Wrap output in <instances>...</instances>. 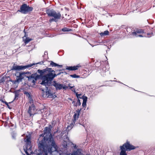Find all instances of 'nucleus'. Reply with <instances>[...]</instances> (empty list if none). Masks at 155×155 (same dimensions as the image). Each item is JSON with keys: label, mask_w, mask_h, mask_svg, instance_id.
I'll list each match as a JSON object with an SVG mask.
<instances>
[{"label": "nucleus", "mask_w": 155, "mask_h": 155, "mask_svg": "<svg viewBox=\"0 0 155 155\" xmlns=\"http://www.w3.org/2000/svg\"><path fill=\"white\" fill-rule=\"evenodd\" d=\"M64 73L65 74H67V73L66 72H64Z\"/></svg>", "instance_id": "obj_46"}, {"label": "nucleus", "mask_w": 155, "mask_h": 155, "mask_svg": "<svg viewBox=\"0 0 155 155\" xmlns=\"http://www.w3.org/2000/svg\"><path fill=\"white\" fill-rule=\"evenodd\" d=\"M86 120H84V118L80 119L79 120L78 123L84 127V122Z\"/></svg>", "instance_id": "obj_18"}, {"label": "nucleus", "mask_w": 155, "mask_h": 155, "mask_svg": "<svg viewBox=\"0 0 155 155\" xmlns=\"http://www.w3.org/2000/svg\"><path fill=\"white\" fill-rule=\"evenodd\" d=\"M33 9V8L32 7L27 5L26 4H24L21 6L20 10H18V11L25 14L28 12L32 11Z\"/></svg>", "instance_id": "obj_10"}, {"label": "nucleus", "mask_w": 155, "mask_h": 155, "mask_svg": "<svg viewBox=\"0 0 155 155\" xmlns=\"http://www.w3.org/2000/svg\"><path fill=\"white\" fill-rule=\"evenodd\" d=\"M69 99L71 101H72V100L71 99V98H69Z\"/></svg>", "instance_id": "obj_45"}, {"label": "nucleus", "mask_w": 155, "mask_h": 155, "mask_svg": "<svg viewBox=\"0 0 155 155\" xmlns=\"http://www.w3.org/2000/svg\"><path fill=\"white\" fill-rule=\"evenodd\" d=\"M24 93V94H26V96L28 97H31L30 94L28 92L25 91Z\"/></svg>", "instance_id": "obj_31"}, {"label": "nucleus", "mask_w": 155, "mask_h": 155, "mask_svg": "<svg viewBox=\"0 0 155 155\" xmlns=\"http://www.w3.org/2000/svg\"><path fill=\"white\" fill-rule=\"evenodd\" d=\"M62 70L60 69V70H59V71H61Z\"/></svg>", "instance_id": "obj_49"}, {"label": "nucleus", "mask_w": 155, "mask_h": 155, "mask_svg": "<svg viewBox=\"0 0 155 155\" xmlns=\"http://www.w3.org/2000/svg\"><path fill=\"white\" fill-rule=\"evenodd\" d=\"M43 57L44 61H45V60H47L48 58V52L47 51H45L44 54V55L43 56Z\"/></svg>", "instance_id": "obj_20"}, {"label": "nucleus", "mask_w": 155, "mask_h": 155, "mask_svg": "<svg viewBox=\"0 0 155 155\" xmlns=\"http://www.w3.org/2000/svg\"><path fill=\"white\" fill-rule=\"evenodd\" d=\"M143 32V31L142 29H137L136 31L132 32L131 35L135 37H143V35L141 34Z\"/></svg>", "instance_id": "obj_13"}, {"label": "nucleus", "mask_w": 155, "mask_h": 155, "mask_svg": "<svg viewBox=\"0 0 155 155\" xmlns=\"http://www.w3.org/2000/svg\"><path fill=\"white\" fill-rule=\"evenodd\" d=\"M82 99L83 100V102L82 104V106L83 107H85L86 106V102L87 101V98L86 96H82Z\"/></svg>", "instance_id": "obj_16"}, {"label": "nucleus", "mask_w": 155, "mask_h": 155, "mask_svg": "<svg viewBox=\"0 0 155 155\" xmlns=\"http://www.w3.org/2000/svg\"><path fill=\"white\" fill-rule=\"evenodd\" d=\"M33 100L31 98V99L30 100L29 103L30 104H33Z\"/></svg>", "instance_id": "obj_36"}, {"label": "nucleus", "mask_w": 155, "mask_h": 155, "mask_svg": "<svg viewBox=\"0 0 155 155\" xmlns=\"http://www.w3.org/2000/svg\"><path fill=\"white\" fill-rule=\"evenodd\" d=\"M51 129L46 127L44 130L45 135L41 141H39L38 145L39 149L44 155H48L49 153L51 155L52 153L57 151L58 146L54 140L53 137L51 134Z\"/></svg>", "instance_id": "obj_1"}, {"label": "nucleus", "mask_w": 155, "mask_h": 155, "mask_svg": "<svg viewBox=\"0 0 155 155\" xmlns=\"http://www.w3.org/2000/svg\"><path fill=\"white\" fill-rule=\"evenodd\" d=\"M81 110L82 108H81L80 109H77L76 111V113H75L73 116V119L72 120L73 121L67 127V129L68 130H71L73 128L74 126L73 123L74 124L76 120H78L79 118L80 112L81 111Z\"/></svg>", "instance_id": "obj_9"}, {"label": "nucleus", "mask_w": 155, "mask_h": 155, "mask_svg": "<svg viewBox=\"0 0 155 155\" xmlns=\"http://www.w3.org/2000/svg\"><path fill=\"white\" fill-rule=\"evenodd\" d=\"M80 96H78V97H80Z\"/></svg>", "instance_id": "obj_53"}, {"label": "nucleus", "mask_w": 155, "mask_h": 155, "mask_svg": "<svg viewBox=\"0 0 155 155\" xmlns=\"http://www.w3.org/2000/svg\"><path fill=\"white\" fill-rule=\"evenodd\" d=\"M63 147L64 149H66L67 148V147H68V143L65 141H64L63 143Z\"/></svg>", "instance_id": "obj_27"}, {"label": "nucleus", "mask_w": 155, "mask_h": 155, "mask_svg": "<svg viewBox=\"0 0 155 155\" xmlns=\"http://www.w3.org/2000/svg\"><path fill=\"white\" fill-rule=\"evenodd\" d=\"M49 62H50V66L52 67H55L56 66L59 67L60 68H62V65H59L56 63H54L52 61H50Z\"/></svg>", "instance_id": "obj_17"}, {"label": "nucleus", "mask_w": 155, "mask_h": 155, "mask_svg": "<svg viewBox=\"0 0 155 155\" xmlns=\"http://www.w3.org/2000/svg\"><path fill=\"white\" fill-rule=\"evenodd\" d=\"M91 45L92 47H94V45H91Z\"/></svg>", "instance_id": "obj_50"}, {"label": "nucleus", "mask_w": 155, "mask_h": 155, "mask_svg": "<svg viewBox=\"0 0 155 155\" xmlns=\"http://www.w3.org/2000/svg\"><path fill=\"white\" fill-rule=\"evenodd\" d=\"M31 39L29 38L28 37H26V38L25 40V44L28 43L31 40Z\"/></svg>", "instance_id": "obj_29"}, {"label": "nucleus", "mask_w": 155, "mask_h": 155, "mask_svg": "<svg viewBox=\"0 0 155 155\" xmlns=\"http://www.w3.org/2000/svg\"><path fill=\"white\" fill-rule=\"evenodd\" d=\"M35 107L34 104H31V106H30L28 111V113L30 116H33L35 113Z\"/></svg>", "instance_id": "obj_14"}, {"label": "nucleus", "mask_w": 155, "mask_h": 155, "mask_svg": "<svg viewBox=\"0 0 155 155\" xmlns=\"http://www.w3.org/2000/svg\"><path fill=\"white\" fill-rule=\"evenodd\" d=\"M0 101H2V102L4 103L5 104V102H6V101H4L3 99H0Z\"/></svg>", "instance_id": "obj_37"}, {"label": "nucleus", "mask_w": 155, "mask_h": 155, "mask_svg": "<svg viewBox=\"0 0 155 155\" xmlns=\"http://www.w3.org/2000/svg\"><path fill=\"white\" fill-rule=\"evenodd\" d=\"M48 87L45 86L46 89L45 91L43 89L42 90V96L43 97L45 98H52L53 97V93Z\"/></svg>", "instance_id": "obj_11"}, {"label": "nucleus", "mask_w": 155, "mask_h": 155, "mask_svg": "<svg viewBox=\"0 0 155 155\" xmlns=\"http://www.w3.org/2000/svg\"><path fill=\"white\" fill-rule=\"evenodd\" d=\"M26 137V140H25V142H26V143L25 147H24V150L27 155H31L29 154L28 151L30 152L31 154H32L33 153L31 144V135L28 134V135H27ZM24 155H25L24 154Z\"/></svg>", "instance_id": "obj_6"}, {"label": "nucleus", "mask_w": 155, "mask_h": 155, "mask_svg": "<svg viewBox=\"0 0 155 155\" xmlns=\"http://www.w3.org/2000/svg\"><path fill=\"white\" fill-rule=\"evenodd\" d=\"M142 5V3L140 2H139L137 4L136 6L138 8L141 7Z\"/></svg>", "instance_id": "obj_30"}, {"label": "nucleus", "mask_w": 155, "mask_h": 155, "mask_svg": "<svg viewBox=\"0 0 155 155\" xmlns=\"http://www.w3.org/2000/svg\"><path fill=\"white\" fill-rule=\"evenodd\" d=\"M24 32L25 33V35L24 37H28V35L27 34L26 32L25 31V29L24 30Z\"/></svg>", "instance_id": "obj_34"}, {"label": "nucleus", "mask_w": 155, "mask_h": 155, "mask_svg": "<svg viewBox=\"0 0 155 155\" xmlns=\"http://www.w3.org/2000/svg\"><path fill=\"white\" fill-rule=\"evenodd\" d=\"M5 104L6 105V106H7L8 107V108H9V109H11V108L10 107V106H9L8 103L7 102H5Z\"/></svg>", "instance_id": "obj_35"}, {"label": "nucleus", "mask_w": 155, "mask_h": 155, "mask_svg": "<svg viewBox=\"0 0 155 155\" xmlns=\"http://www.w3.org/2000/svg\"><path fill=\"white\" fill-rule=\"evenodd\" d=\"M45 135V134L44 133L40 134V137L38 140V144L39 143V141H41L42 139H43V138L44 137Z\"/></svg>", "instance_id": "obj_22"}, {"label": "nucleus", "mask_w": 155, "mask_h": 155, "mask_svg": "<svg viewBox=\"0 0 155 155\" xmlns=\"http://www.w3.org/2000/svg\"><path fill=\"white\" fill-rule=\"evenodd\" d=\"M58 71H59V70H56L55 71V72L56 71L57 72Z\"/></svg>", "instance_id": "obj_48"}, {"label": "nucleus", "mask_w": 155, "mask_h": 155, "mask_svg": "<svg viewBox=\"0 0 155 155\" xmlns=\"http://www.w3.org/2000/svg\"><path fill=\"white\" fill-rule=\"evenodd\" d=\"M81 105V103L80 102V100L79 99H78L77 102L74 103V106L77 107V106H80Z\"/></svg>", "instance_id": "obj_25"}, {"label": "nucleus", "mask_w": 155, "mask_h": 155, "mask_svg": "<svg viewBox=\"0 0 155 155\" xmlns=\"http://www.w3.org/2000/svg\"><path fill=\"white\" fill-rule=\"evenodd\" d=\"M77 147V146H76V145H75L74 146V148L75 149Z\"/></svg>", "instance_id": "obj_44"}, {"label": "nucleus", "mask_w": 155, "mask_h": 155, "mask_svg": "<svg viewBox=\"0 0 155 155\" xmlns=\"http://www.w3.org/2000/svg\"><path fill=\"white\" fill-rule=\"evenodd\" d=\"M44 62L43 61H41L36 64L33 63L32 64H29L26 65H15L14 64L11 68V70H15L16 71L24 70L26 68L31 67L35 64H43Z\"/></svg>", "instance_id": "obj_8"}, {"label": "nucleus", "mask_w": 155, "mask_h": 155, "mask_svg": "<svg viewBox=\"0 0 155 155\" xmlns=\"http://www.w3.org/2000/svg\"><path fill=\"white\" fill-rule=\"evenodd\" d=\"M41 70L38 69L36 73L31 74V72L16 71L15 74L16 76V80L13 81L12 82L15 84H19L22 81V80H25L26 78H28V80L35 84L36 81L38 80H42V74L40 72Z\"/></svg>", "instance_id": "obj_2"}, {"label": "nucleus", "mask_w": 155, "mask_h": 155, "mask_svg": "<svg viewBox=\"0 0 155 155\" xmlns=\"http://www.w3.org/2000/svg\"><path fill=\"white\" fill-rule=\"evenodd\" d=\"M40 72L42 74V81L40 84L45 86L50 85L51 82L55 77L61 74L60 72L58 74H56L55 71L52 70L51 68L47 67L44 69L41 70Z\"/></svg>", "instance_id": "obj_3"}, {"label": "nucleus", "mask_w": 155, "mask_h": 155, "mask_svg": "<svg viewBox=\"0 0 155 155\" xmlns=\"http://www.w3.org/2000/svg\"><path fill=\"white\" fill-rule=\"evenodd\" d=\"M115 81V82H118V83H121V84H123L121 82H120V81Z\"/></svg>", "instance_id": "obj_40"}, {"label": "nucleus", "mask_w": 155, "mask_h": 155, "mask_svg": "<svg viewBox=\"0 0 155 155\" xmlns=\"http://www.w3.org/2000/svg\"><path fill=\"white\" fill-rule=\"evenodd\" d=\"M70 76L71 77L73 78H78L80 77L79 75H77L75 74H71Z\"/></svg>", "instance_id": "obj_28"}, {"label": "nucleus", "mask_w": 155, "mask_h": 155, "mask_svg": "<svg viewBox=\"0 0 155 155\" xmlns=\"http://www.w3.org/2000/svg\"><path fill=\"white\" fill-rule=\"evenodd\" d=\"M81 66L79 65V64H78L76 66H72V70L73 71H75L77 70L78 69V68L79 67H81Z\"/></svg>", "instance_id": "obj_26"}, {"label": "nucleus", "mask_w": 155, "mask_h": 155, "mask_svg": "<svg viewBox=\"0 0 155 155\" xmlns=\"http://www.w3.org/2000/svg\"><path fill=\"white\" fill-rule=\"evenodd\" d=\"M111 46H112L111 45H110V46H109L108 47V48H110L111 47Z\"/></svg>", "instance_id": "obj_43"}, {"label": "nucleus", "mask_w": 155, "mask_h": 155, "mask_svg": "<svg viewBox=\"0 0 155 155\" xmlns=\"http://www.w3.org/2000/svg\"><path fill=\"white\" fill-rule=\"evenodd\" d=\"M12 137L14 139H15V135L14 134H12Z\"/></svg>", "instance_id": "obj_39"}, {"label": "nucleus", "mask_w": 155, "mask_h": 155, "mask_svg": "<svg viewBox=\"0 0 155 155\" xmlns=\"http://www.w3.org/2000/svg\"><path fill=\"white\" fill-rule=\"evenodd\" d=\"M46 12L48 16L54 17L50 19L49 21L50 22L53 21L57 22L58 19H60L61 17V15L60 12L57 13L53 9H47Z\"/></svg>", "instance_id": "obj_4"}, {"label": "nucleus", "mask_w": 155, "mask_h": 155, "mask_svg": "<svg viewBox=\"0 0 155 155\" xmlns=\"http://www.w3.org/2000/svg\"><path fill=\"white\" fill-rule=\"evenodd\" d=\"M94 65L95 67L98 68L97 69H100V73L103 77L106 75L107 74L110 73V72L108 71V68H107L104 65L103 66L101 62L97 61L95 62Z\"/></svg>", "instance_id": "obj_7"}, {"label": "nucleus", "mask_w": 155, "mask_h": 155, "mask_svg": "<svg viewBox=\"0 0 155 155\" xmlns=\"http://www.w3.org/2000/svg\"><path fill=\"white\" fill-rule=\"evenodd\" d=\"M62 89H64L66 90L68 88V86H66L65 85H64V84H62Z\"/></svg>", "instance_id": "obj_33"}, {"label": "nucleus", "mask_w": 155, "mask_h": 155, "mask_svg": "<svg viewBox=\"0 0 155 155\" xmlns=\"http://www.w3.org/2000/svg\"><path fill=\"white\" fill-rule=\"evenodd\" d=\"M58 132V130H57V131H56L55 132H54V133H57V132Z\"/></svg>", "instance_id": "obj_47"}, {"label": "nucleus", "mask_w": 155, "mask_h": 155, "mask_svg": "<svg viewBox=\"0 0 155 155\" xmlns=\"http://www.w3.org/2000/svg\"><path fill=\"white\" fill-rule=\"evenodd\" d=\"M103 11H104H104L105 10L104 9V8L103 9Z\"/></svg>", "instance_id": "obj_52"}, {"label": "nucleus", "mask_w": 155, "mask_h": 155, "mask_svg": "<svg viewBox=\"0 0 155 155\" xmlns=\"http://www.w3.org/2000/svg\"><path fill=\"white\" fill-rule=\"evenodd\" d=\"M4 81V79H3V78H2L0 80V83L3 82Z\"/></svg>", "instance_id": "obj_38"}, {"label": "nucleus", "mask_w": 155, "mask_h": 155, "mask_svg": "<svg viewBox=\"0 0 155 155\" xmlns=\"http://www.w3.org/2000/svg\"><path fill=\"white\" fill-rule=\"evenodd\" d=\"M61 30L63 32H68L71 31L72 30L71 29L67 27H64L61 29Z\"/></svg>", "instance_id": "obj_23"}, {"label": "nucleus", "mask_w": 155, "mask_h": 155, "mask_svg": "<svg viewBox=\"0 0 155 155\" xmlns=\"http://www.w3.org/2000/svg\"><path fill=\"white\" fill-rule=\"evenodd\" d=\"M61 73H64V72H60Z\"/></svg>", "instance_id": "obj_51"}, {"label": "nucleus", "mask_w": 155, "mask_h": 155, "mask_svg": "<svg viewBox=\"0 0 155 155\" xmlns=\"http://www.w3.org/2000/svg\"><path fill=\"white\" fill-rule=\"evenodd\" d=\"M136 147L130 144V142L127 141L124 143L122 146L120 147L121 150L120 155H127L126 151H130L136 149Z\"/></svg>", "instance_id": "obj_5"}, {"label": "nucleus", "mask_w": 155, "mask_h": 155, "mask_svg": "<svg viewBox=\"0 0 155 155\" xmlns=\"http://www.w3.org/2000/svg\"><path fill=\"white\" fill-rule=\"evenodd\" d=\"M74 87L73 86H69V89L72 90L71 89L72 88Z\"/></svg>", "instance_id": "obj_41"}, {"label": "nucleus", "mask_w": 155, "mask_h": 155, "mask_svg": "<svg viewBox=\"0 0 155 155\" xmlns=\"http://www.w3.org/2000/svg\"><path fill=\"white\" fill-rule=\"evenodd\" d=\"M72 104H74V103H75V101H72Z\"/></svg>", "instance_id": "obj_42"}, {"label": "nucleus", "mask_w": 155, "mask_h": 155, "mask_svg": "<svg viewBox=\"0 0 155 155\" xmlns=\"http://www.w3.org/2000/svg\"><path fill=\"white\" fill-rule=\"evenodd\" d=\"M71 90L75 93V95L78 99H81L82 98V96L81 97H78V96H81V94H78V93L76 92L75 89H72Z\"/></svg>", "instance_id": "obj_21"}, {"label": "nucleus", "mask_w": 155, "mask_h": 155, "mask_svg": "<svg viewBox=\"0 0 155 155\" xmlns=\"http://www.w3.org/2000/svg\"><path fill=\"white\" fill-rule=\"evenodd\" d=\"M21 89H19L13 92V93L15 94V98L14 100H18L19 95V93L21 91Z\"/></svg>", "instance_id": "obj_15"}, {"label": "nucleus", "mask_w": 155, "mask_h": 155, "mask_svg": "<svg viewBox=\"0 0 155 155\" xmlns=\"http://www.w3.org/2000/svg\"><path fill=\"white\" fill-rule=\"evenodd\" d=\"M143 35L146 37L150 38L153 35V34L152 32L151 33H147Z\"/></svg>", "instance_id": "obj_24"}, {"label": "nucleus", "mask_w": 155, "mask_h": 155, "mask_svg": "<svg viewBox=\"0 0 155 155\" xmlns=\"http://www.w3.org/2000/svg\"><path fill=\"white\" fill-rule=\"evenodd\" d=\"M109 32L107 30H106L104 31V32H102L100 33V35L102 37L109 35Z\"/></svg>", "instance_id": "obj_19"}, {"label": "nucleus", "mask_w": 155, "mask_h": 155, "mask_svg": "<svg viewBox=\"0 0 155 155\" xmlns=\"http://www.w3.org/2000/svg\"><path fill=\"white\" fill-rule=\"evenodd\" d=\"M66 69L70 71H73L72 70V66H67L66 67Z\"/></svg>", "instance_id": "obj_32"}, {"label": "nucleus", "mask_w": 155, "mask_h": 155, "mask_svg": "<svg viewBox=\"0 0 155 155\" xmlns=\"http://www.w3.org/2000/svg\"><path fill=\"white\" fill-rule=\"evenodd\" d=\"M62 84H61L59 82H57L56 81H54L52 83V81L51 82L50 85L47 86H53L55 87L56 90H60L62 89Z\"/></svg>", "instance_id": "obj_12"}]
</instances>
